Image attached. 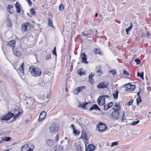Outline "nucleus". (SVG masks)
Here are the masks:
<instances>
[{"label":"nucleus","mask_w":151,"mask_h":151,"mask_svg":"<svg viewBox=\"0 0 151 151\" xmlns=\"http://www.w3.org/2000/svg\"><path fill=\"white\" fill-rule=\"evenodd\" d=\"M29 70L31 75L35 77L40 76L42 73V71L39 68H35L33 66H32L30 67Z\"/></svg>","instance_id":"obj_1"},{"label":"nucleus","mask_w":151,"mask_h":151,"mask_svg":"<svg viewBox=\"0 0 151 151\" xmlns=\"http://www.w3.org/2000/svg\"><path fill=\"white\" fill-rule=\"evenodd\" d=\"M33 27L31 23L27 22L23 24L21 26V29L22 31L26 32H27L29 30Z\"/></svg>","instance_id":"obj_2"},{"label":"nucleus","mask_w":151,"mask_h":151,"mask_svg":"<svg viewBox=\"0 0 151 151\" xmlns=\"http://www.w3.org/2000/svg\"><path fill=\"white\" fill-rule=\"evenodd\" d=\"M34 146L30 143L26 144L21 147L22 151H32Z\"/></svg>","instance_id":"obj_3"},{"label":"nucleus","mask_w":151,"mask_h":151,"mask_svg":"<svg viewBox=\"0 0 151 151\" xmlns=\"http://www.w3.org/2000/svg\"><path fill=\"white\" fill-rule=\"evenodd\" d=\"M59 126L58 124L55 123L52 124L49 127V130L50 133H55L58 131Z\"/></svg>","instance_id":"obj_4"},{"label":"nucleus","mask_w":151,"mask_h":151,"mask_svg":"<svg viewBox=\"0 0 151 151\" xmlns=\"http://www.w3.org/2000/svg\"><path fill=\"white\" fill-rule=\"evenodd\" d=\"M14 116V113L10 111L4 116H2L1 119L3 120H9L10 118Z\"/></svg>","instance_id":"obj_5"},{"label":"nucleus","mask_w":151,"mask_h":151,"mask_svg":"<svg viewBox=\"0 0 151 151\" xmlns=\"http://www.w3.org/2000/svg\"><path fill=\"white\" fill-rule=\"evenodd\" d=\"M98 131L100 132L106 130L107 128L106 124L102 122H100L97 126Z\"/></svg>","instance_id":"obj_6"},{"label":"nucleus","mask_w":151,"mask_h":151,"mask_svg":"<svg viewBox=\"0 0 151 151\" xmlns=\"http://www.w3.org/2000/svg\"><path fill=\"white\" fill-rule=\"evenodd\" d=\"M108 83L107 82H102L99 83L97 86L99 89L106 88L108 86Z\"/></svg>","instance_id":"obj_7"},{"label":"nucleus","mask_w":151,"mask_h":151,"mask_svg":"<svg viewBox=\"0 0 151 151\" xmlns=\"http://www.w3.org/2000/svg\"><path fill=\"white\" fill-rule=\"evenodd\" d=\"M119 114V111L114 110L111 114V117L113 119L117 120L118 119Z\"/></svg>","instance_id":"obj_8"},{"label":"nucleus","mask_w":151,"mask_h":151,"mask_svg":"<svg viewBox=\"0 0 151 151\" xmlns=\"http://www.w3.org/2000/svg\"><path fill=\"white\" fill-rule=\"evenodd\" d=\"M24 63H22L19 66L17 70L18 73L20 75H24Z\"/></svg>","instance_id":"obj_9"},{"label":"nucleus","mask_w":151,"mask_h":151,"mask_svg":"<svg viewBox=\"0 0 151 151\" xmlns=\"http://www.w3.org/2000/svg\"><path fill=\"white\" fill-rule=\"evenodd\" d=\"M104 97L103 96H100L97 99L98 104L101 106L105 105V99H102Z\"/></svg>","instance_id":"obj_10"},{"label":"nucleus","mask_w":151,"mask_h":151,"mask_svg":"<svg viewBox=\"0 0 151 151\" xmlns=\"http://www.w3.org/2000/svg\"><path fill=\"white\" fill-rule=\"evenodd\" d=\"M46 115V112L45 111H42L40 114L39 118L38 121L39 122H41L45 118Z\"/></svg>","instance_id":"obj_11"},{"label":"nucleus","mask_w":151,"mask_h":151,"mask_svg":"<svg viewBox=\"0 0 151 151\" xmlns=\"http://www.w3.org/2000/svg\"><path fill=\"white\" fill-rule=\"evenodd\" d=\"M126 90L129 91H131L134 90L135 88V86L134 85H131L130 83H128L127 85Z\"/></svg>","instance_id":"obj_12"},{"label":"nucleus","mask_w":151,"mask_h":151,"mask_svg":"<svg viewBox=\"0 0 151 151\" xmlns=\"http://www.w3.org/2000/svg\"><path fill=\"white\" fill-rule=\"evenodd\" d=\"M82 59V62L86 64H87L88 62L87 61V58L85 53H83L81 55Z\"/></svg>","instance_id":"obj_13"},{"label":"nucleus","mask_w":151,"mask_h":151,"mask_svg":"<svg viewBox=\"0 0 151 151\" xmlns=\"http://www.w3.org/2000/svg\"><path fill=\"white\" fill-rule=\"evenodd\" d=\"M16 42L14 40H11L8 42L7 45L12 48L15 46Z\"/></svg>","instance_id":"obj_14"},{"label":"nucleus","mask_w":151,"mask_h":151,"mask_svg":"<svg viewBox=\"0 0 151 151\" xmlns=\"http://www.w3.org/2000/svg\"><path fill=\"white\" fill-rule=\"evenodd\" d=\"M113 105V102H111L109 103H108L106 105H105L104 106V109L105 110H107L109 109Z\"/></svg>","instance_id":"obj_15"},{"label":"nucleus","mask_w":151,"mask_h":151,"mask_svg":"<svg viewBox=\"0 0 151 151\" xmlns=\"http://www.w3.org/2000/svg\"><path fill=\"white\" fill-rule=\"evenodd\" d=\"M95 147L93 144H90L87 147L86 149V151H91L94 150L95 149Z\"/></svg>","instance_id":"obj_16"},{"label":"nucleus","mask_w":151,"mask_h":151,"mask_svg":"<svg viewBox=\"0 0 151 151\" xmlns=\"http://www.w3.org/2000/svg\"><path fill=\"white\" fill-rule=\"evenodd\" d=\"M96 72L98 74L99 76H101L103 74V72L100 66L99 65L96 67Z\"/></svg>","instance_id":"obj_17"},{"label":"nucleus","mask_w":151,"mask_h":151,"mask_svg":"<svg viewBox=\"0 0 151 151\" xmlns=\"http://www.w3.org/2000/svg\"><path fill=\"white\" fill-rule=\"evenodd\" d=\"M120 106L119 105L118 103H116L114 105L113 109L115 111H119L120 109Z\"/></svg>","instance_id":"obj_18"},{"label":"nucleus","mask_w":151,"mask_h":151,"mask_svg":"<svg viewBox=\"0 0 151 151\" xmlns=\"http://www.w3.org/2000/svg\"><path fill=\"white\" fill-rule=\"evenodd\" d=\"M93 109H95L96 110H100V109L96 104H93L92 105L89 109V110L90 111Z\"/></svg>","instance_id":"obj_19"},{"label":"nucleus","mask_w":151,"mask_h":151,"mask_svg":"<svg viewBox=\"0 0 151 151\" xmlns=\"http://www.w3.org/2000/svg\"><path fill=\"white\" fill-rule=\"evenodd\" d=\"M54 149L55 151H64L63 147L61 145H57L56 146Z\"/></svg>","instance_id":"obj_20"},{"label":"nucleus","mask_w":151,"mask_h":151,"mask_svg":"<svg viewBox=\"0 0 151 151\" xmlns=\"http://www.w3.org/2000/svg\"><path fill=\"white\" fill-rule=\"evenodd\" d=\"M15 7L16 8V11L17 13H20L21 12V5L18 2H17L15 4Z\"/></svg>","instance_id":"obj_21"},{"label":"nucleus","mask_w":151,"mask_h":151,"mask_svg":"<svg viewBox=\"0 0 151 151\" xmlns=\"http://www.w3.org/2000/svg\"><path fill=\"white\" fill-rule=\"evenodd\" d=\"M47 21L48 22V26L50 27H52L53 28H54V27L53 25L52 21V19H50V18H48L47 19Z\"/></svg>","instance_id":"obj_22"},{"label":"nucleus","mask_w":151,"mask_h":151,"mask_svg":"<svg viewBox=\"0 0 151 151\" xmlns=\"http://www.w3.org/2000/svg\"><path fill=\"white\" fill-rule=\"evenodd\" d=\"M47 144L49 146H52L53 144V141L52 139H48L46 140Z\"/></svg>","instance_id":"obj_23"},{"label":"nucleus","mask_w":151,"mask_h":151,"mask_svg":"<svg viewBox=\"0 0 151 151\" xmlns=\"http://www.w3.org/2000/svg\"><path fill=\"white\" fill-rule=\"evenodd\" d=\"M118 93L119 92L117 90H116L114 93H113V97L115 99H117Z\"/></svg>","instance_id":"obj_24"},{"label":"nucleus","mask_w":151,"mask_h":151,"mask_svg":"<svg viewBox=\"0 0 151 151\" xmlns=\"http://www.w3.org/2000/svg\"><path fill=\"white\" fill-rule=\"evenodd\" d=\"M82 134L81 135V137L83 139H85V140H87V134L85 132H82Z\"/></svg>","instance_id":"obj_25"},{"label":"nucleus","mask_w":151,"mask_h":151,"mask_svg":"<svg viewBox=\"0 0 151 151\" xmlns=\"http://www.w3.org/2000/svg\"><path fill=\"white\" fill-rule=\"evenodd\" d=\"M94 53L96 54H99L100 55H102V53H101V51L100 49L96 48L94 49Z\"/></svg>","instance_id":"obj_26"},{"label":"nucleus","mask_w":151,"mask_h":151,"mask_svg":"<svg viewBox=\"0 0 151 151\" xmlns=\"http://www.w3.org/2000/svg\"><path fill=\"white\" fill-rule=\"evenodd\" d=\"M130 26L128 27V28L126 29L125 31L127 32V34H129V32L131 30L132 27V23H130Z\"/></svg>","instance_id":"obj_27"},{"label":"nucleus","mask_w":151,"mask_h":151,"mask_svg":"<svg viewBox=\"0 0 151 151\" xmlns=\"http://www.w3.org/2000/svg\"><path fill=\"white\" fill-rule=\"evenodd\" d=\"M12 7L13 8V7H12L11 5H9L7 8V11L10 14H11L13 13V11H11V8Z\"/></svg>","instance_id":"obj_28"},{"label":"nucleus","mask_w":151,"mask_h":151,"mask_svg":"<svg viewBox=\"0 0 151 151\" xmlns=\"http://www.w3.org/2000/svg\"><path fill=\"white\" fill-rule=\"evenodd\" d=\"M2 139L4 141H9L10 140L11 138L10 137H2Z\"/></svg>","instance_id":"obj_29"},{"label":"nucleus","mask_w":151,"mask_h":151,"mask_svg":"<svg viewBox=\"0 0 151 151\" xmlns=\"http://www.w3.org/2000/svg\"><path fill=\"white\" fill-rule=\"evenodd\" d=\"M143 75L144 73L143 72H142L141 73L138 72L137 73V76L143 79H144Z\"/></svg>","instance_id":"obj_30"},{"label":"nucleus","mask_w":151,"mask_h":151,"mask_svg":"<svg viewBox=\"0 0 151 151\" xmlns=\"http://www.w3.org/2000/svg\"><path fill=\"white\" fill-rule=\"evenodd\" d=\"M93 74L91 73L89 76V81L90 82L92 83V81H93V79L92 77L93 76Z\"/></svg>","instance_id":"obj_31"},{"label":"nucleus","mask_w":151,"mask_h":151,"mask_svg":"<svg viewBox=\"0 0 151 151\" xmlns=\"http://www.w3.org/2000/svg\"><path fill=\"white\" fill-rule=\"evenodd\" d=\"M79 92H80V91L78 87L76 88L73 91V93L76 95L78 94Z\"/></svg>","instance_id":"obj_32"},{"label":"nucleus","mask_w":151,"mask_h":151,"mask_svg":"<svg viewBox=\"0 0 151 151\" xmlns=\"http://www.w3.org/2000/svg\"><path fill=\"white\" fill-rule=\"evenodd\" d=\"M73 133L75 135L78 134L80 132V130H78L76 129L75 128L73 129Z\"/></svg>","instance_id":"obj_33"},{"label":"nucleus","mask_w":151,"mask_h":151,"mask_svg":"<svg viewBox=\"0 0 151 151\" xmlns=\"http://www.w3.org/2000/svg\"><path fill=\"white\" fill-rule=\"evenodd\" d=\"M35 11L34 9L32 8L30 10V14L32 15H34L35 14Z\"/></svg>","instance_id":"obj_34"},{"label":"nucleus","mask_w":151,"mask_h":151,"mask_svg":"<svg viewBox=\"0 0 151 151\" xmlns=\"http://www.w3.org/2000/svg\"><path fill=\"white\" fill-rule=\"evenodd\" d=\"M7 21L8 26L9 27H11L12 26V24L11 19H7Z\"/></svg>","instance_id":"obj_35"},{"label":"nucleus","mask_w":151,"mask_h":151,"mask_svg":"<svg viewBox=\"0 0 151 151\" xmlns=\"http://www.w3.org/2000/svg\"><path fill=\"white\" fill-rule=\"evenodd\" d=\"M19 111L18 112V113L17 114H16L15 115V117H18L20 115L22 114V111Z\"/></svg>","instance_id":"obj_36"},{"label":"nucleus","mask_w":151,"mask_h":151,"mask_svg":"<svg viewBox=\"0 0 151 151\" xmlns=\"http://www.w3.org/2000/svg\"><path fill=\"white\" fill-rule=\"evenodd\" d=\"M88 104V103L86 102L85 103L81 104L80 105V106L85 109H86V105Z\"/></svg>","instance_id":"obj_37"},{"label":"nucleus","mask_w":151,"mask_h":151,"mask_svg":"<svg viewBox=\"0 0 151 151\" xmlns=\"http://www.w3.org/2000/svg\"><path fill=\"white\" fill-rule=\"evenodd\" d=\"M13 54L14 55H15V53L17 52V49L14 47L12 48Z\"/></svg>","instance_id":"obj_38"},{"label":"nucleus","mask_w":151,"mask_h":151,"mask_svg":"<svg viewBox=\"0 0 151 151\" xmlns=\"http://www.w3.org/2000/svg\"><path fill=\"white\" fill-rule=\"evenodd\" d=\"M150 35V34L149 32H147V33L144 34L143 36L145 38H148Z\"/></svg>","instance_id":"obj_39"},{"label":"nucleus","mask_w":151,"mask_h":151,"mask_svg":"<svg viewBox=\"0 0 151 151\" xmlns=\"http://www.w3.org/2000/svg\"><path fill=\"white\" fill-rule=\"evenodd\" d=\"M110 72L112 73L113 76H114L116 74V70L115 69L110 70Z\"/></svg>","instance_id":"obj_40"},{"label":"nucleus","mask_w":151,"mask_h":151,"mask_svg":"<svg viewBox=\"0 0 151 151\" xmlns=\"http://www.w3.org/2000/svg\"><path fill=\"white\" fill-rule=\"evenodd\" d=\"M14 55L17 57H19L21 55V52L19 51H18L15 53V54Z\"/></svg>","instance_id":"obj_41"},{"label":"nucleus","mask_w":151,"mask_h":151,"mask_svg":"<svg viewBox=\"0 0 151 151\" xmlns=\"http://www.w3.org/2000/svg\"><path fill=\"white\" fill-rule=\"evenodd\" d=\"M119 144V142L118 141L113 142L112 143L111 146L112 147L113 146L117 145Z\"/></svg>","instance_id":"obj_42"},{"label":"nucleus","mask_w":151,"mask_h":151,"mask_svg":"<svg viewBox=\"0 0 151 151\" xmlns=\"http://www.w3.org/2000/svg\"><path fill=\"white\" fill-rule=\"evenodd\" d=\"M139 121L138 120L136 121H134V122H132L131 123V125H133V126L137 124L138 123H139Z\"/></svg>","instance_id":"obj_43"},{"label":"nucleus","mask_w":151,"mask_h":151,"mask_svg":"<svg viewBox=\"0 0 151 151\" xmlns=\"http://www.w3.org/2000/svg\"><path fill=\"white\" fill-rule=\"evenodd\" d=\"M49 59H51V54H48L45 58V59L47 60H49Z\"/></svg>","instance_id":"obj_44"},{"label":"nucleus","mask_w":151,"mask_h":151,"mask_svg":"<svg viewBox=\"0 0 151 151\" xmlns=\"http://www.w3.org/2000/svg\"><path fill=\"white\" fill-rule=\"evenodd\" d=\"M64 9V6L63 4H61L59 6V10L60 11H62Z\"/></svg>","instance_id":"obj_45"},{"label":"nucleus","mask_w":151,"mask_h":151,"mask_svg":"<svg viewBox=\"0 0 151 151\" xmlns=\"http://www.w3.org/2000/svg\"><path fill=\"white\" fill-rule=\"evenodd\" d=\"M134 61L136 62L137 64H139L140 63V60L138 58L135 59L134 60Z\"/></svg>","instance_id":"obj_46"},{"label":"nucleus","mask_w":151,"mask_h":151,"mask_svg":"<svg viewBox=\"0 0 151 151\" xmlns=\"http://www.w3.org/2000/svg\"><path fill=\"white\" fill-rule=\"evenodd\" d=\"M78 88L79 90L81 92L82 91V90L83 89H84L85 88V87L84 86H81L80 87H78Z\"/></svg>","instance_id":"obj_47"},{"label":"nucleus","mask_w":151,"mask_h":151,"mask_svg":"<svg viewBox=\"0 0 151 151\" xmlns=\"http://www.w3.org/2000/svg\"><path fill=\"white\" fill-rule=\"evenodd\" d=\"M103 96V97H104L103 98V99H102L103 100V99H105V98H107L109 99H110V96L108 95H104L103 96Z\"/></svg>","instance_id":"obj_48"},{"label":"nucleus","mask_w":151,"mask_h":151,"mask_svg":"<svg viewBox=\"0 0 151 151\" xmlns=\"http://www.w3.org/2000/svg\"><path fill=\"white\" fill-rule=\"evenodd\" d=\"M133 102V100H130L129 102H128L127 103V106H130L131 105Z\"/></svg>","instance_id":"obj_49"},{"label":"nucleus","mask_w":151,"mask_h":151,"mask_svg":"<svg viewBox=\"0 0 151 151\" xmlns=\"http://www.w3.org/2000/svg\"><path fill=\"white\" fill-rule=\"evenodd\" d=\"M124 112H123V116H122V119H121V122H123L124 120L126 118V117H125L124 116Z\"/></svg>","instance_id":"obj_50"},{"label":"nucleus","mask_w":151,"mask_h":151,"mask_svg":"<svg viewBox=\"0 0 151 151\" xmlns=\"http://www.w3.org/2000/svg\"><path fill=\"white\" fill-rule=\"evenodd\" d=\"M137 100V105H138L139 103H140L142 101V100L140 99H137V98L136 99Z\"/></svg>","instance_id":"obj_51"},{"label":"nucleus","mask_w":151,"mask_h":151,"mask_svg":"<svg viewBox=\"0 0 151 151\" xmlns=\"http://www.w3.org/2000/svg\"><path fill=\"white\" fill-rule=\"evenodd\" d=\"M123 74H124L128 75H129V73H128L127 71L125 70L124 69L123 70Z\"/></svg>","instance_id":"obj_52"},{"label":"nucleus","mask_w":151,"mask_h":151,"mask_svg":"<svg viewBox=\"0 0 151 151\" xmlns=\"http://www.w3.org/2000/svg\"><path fill=\"white\" fill-rule=\"evenodd\" d=\"M85 74L84 72L80 71L79 73V74L80 76H82L83 75Z\"/></svg>","instance_id":"obj_53"},{"label":"nucleus","mask_w":151,"mask_h":151,"mask_svg":"<svg viewBox=\"0 0 151 151\" xmlns=\"http://www.w3.org/2000/svg\"><path fill=\"white\" fill-rule=\"evenodd\" d=\"M52 53L55 56H57V53L56 52V51H55L54 50H53L52 51Z\"/></svg>","instance_id":"obj_54"},{"label":"nucleus","mask_w":151,"mask_h":151,"mask_svg":"<svg viewBox=\"0 0 151 151\" xmlns=\"http://www.w3.org/2000/svg\"><path fill=\"white\" fill-rule=\"evenodd\" d=\"M59 135L58 134H57L56 136V141L57 142L59 140Z\"/></svg>","instance_id":"obj_55"},{"label":"nucleus","mask_w":151,"mask_h":151,"mask_svg":"<svg viewBox=\"0 0 151 151\" xmlns=\"http://www.w3.org/2000/svg\"><path fill=\"white\" fill-rule=\"evenodd\" d=\"M28 4L30 6L32 4V2L30 0H27Z\"/></svg>","instance_id":"obj_56"},{"label":"nucleus","mask_w":151,"mask_h":151,"mask_svg":"<svg viewBox=\"0 0 151 151\" xmlns=\"http://www.w3.org/2000/svg\"><path fill=\"white\" fill-rule=\"evenodd\" d=\"M70 127H72L73 129L75 128L74 125L73 124H71V126H70Z\"/></svg>","instance_id":"obj_57"},{"label":"nucleus","mask_w":151,"mask_h":151,"mask_svg":"<svg viewBox=\"0 0 151 151\" xmlns=\"http://www.w3.org/2000/svg\"><path fill=\"white\" fill-rule=\"evenodd\" d=\"M50 93H48L47 94V98H50Z\"/></svg>","instance_id":"obj_58"},{"label":"nucleus","mask_w":151,"mask_h":151,"mask_svg":"<svg viewBox=\"0 0 151 151\" xmlns=\"http://www.w3.org/2000/svg\"><path fill=\"white\" fill-rule=\"evenodd\" d=\"M83 35L87 37L88 36V34L86 33H83Z\"/></svg>","instance_id":"obj_59"},{"label":"nucleus","mask_w":151,"mask_h":151,"mask_svg":"<svg viewBox=\"0 0 151 151\" xmlns=\"http://www.w3.org/2000/svg\"><path fill=\"white\" fill-rule=\"evenodd\" d=\"M147 116L148 118H150V117H151V115H148V114H147Z\"/></svg>","instance_id":"obj_60"},{"label":"nucleus","mask_w":151,"mask_h":151,"mask_svg":"<svg viewBox=\"0 0 151 151\" xmlns=\"http://www.w3.org/2000/svg\"><path fill=\"white\" fill-rule=\"evenodd\" d=\"M98 15V14L97 13H96L95 14V16L96 17H97Z\"/></svg>","instance_id":"obj_61"},{"label":"nucleus","mask_w":151,"mask_h":151,"mask_svg":"<svg viewBox=\"0 0 151 151\" xmlns=\"http://www.w3.org/2000/svg\"><path fill=\"white\" fill-rule=\"evenodd\" d=\"M13 117H14L13 119H14V121H15V120H16V118H17V117H15V116H13Z\"/></svg>","instance_id":"obj_62"},{"label":"nucleus","mask_w":151,"mask_h":151,"mask_svg":"<svg viewBox=\"0 0 151 151\" xmlns=\"http://www.w3.org/2000/svg\"><path fill=\"white\" fill-rule=\"evenodd\" d=\"M4 142V140H1L0 141V143H3V142Z\"/></svg>","instance_id":"obj_63"},{"label":"nucleus","mask_w":151,"mask_h":151,"mask_svg":"<svg viewBox=\"0 0 151 151\" xmlns=\"http://www.w3.org/2000/svg\"><path fill=\"white\" fill-rule=\"evenodd\" d=\"M65 90L66 92H68V89L67 88H65Z\"/></svg>","instance_id":"obj_64"}]
</instances>
